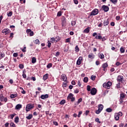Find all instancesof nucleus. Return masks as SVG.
Segmentation results:
<instances>
[{
  "mask_svg": "<svg viewBox=\"0 0 127 127\" xmlns=\"http://www.w3.org/2000/svg\"><path fill=\"white\" fill-rule=\"evenodd\" d=\"M111 86H112V82L108 81L107 83L105 82L103 84V87L106 88V89H111Z\"/></svg>",
  "mask_w": 127,
  "mask_h": 127,
  "instance_id": "obj_1",
  "label": "nucleus"
},
{
  "mask_svg": "<svg viewBox=\"0 0 127 127\" xmlns=\"http://www.w3.org/2000/svg\"><path fill=\"white\" fill-rule=\"evenodd\" d=\"M34 108V104H29L26 105V112H29L30 110H32Z\"/></svg>",
  "mask_w": 127,
  "mask_h": 127,
  "instance_id": "obj_2",
  "label": "nucleus"
},
{
  "mask_svg": "<svg viewBox=\"0 0 127 127\" xmlns=\"http://www.w3.org/2000/svg\"><path fill=\"white\" fill-rule=\"evenodd\" d=\"M103 109L104 106H103V105L102 104H99L98 105V110L96 111V114L99 115V114H100V113H101L102 111H103Z\"/></svg>",
  "mask_w": 127,
  "mask_h": 127,
  "instance_id": "obj_3",
  "label": "nucleus"
},
{
  "mask_svg": "<svg viewBox=\"0 0 127 127\" xmlns=\"http://www.w3.org/2000/svg\"><path fill=\"white\" fill-rule=\"evenodd\" d=\"M67 100H71V102H74V101H75V97H74V95L72 93H70L67 96Z\"/></svg>",
  "mask_w": 127,
  "mask_h": 127,
  "instance_id": "obj_4",
  "label": "nucleus"
},
{
  "mask_svg": "<svg viewBox=\"0 0 127 127\" xmlns=\"http://www.w3.org/2000/svg\"><path fill=\"white\" fill-rule=\"evenodd\" d=\"M98 13H99V9L95 8L91 11L90 15H97Z\"/></svg>",
  "mask_w": 127,
  "mask_h": 127,
  "instance_id": "obj_5",
  "label": "nucleus"
},
{
  "mask_svg": "<svg viewBox=\"0 0 127 127\" xmlns=\"http://www.w3.org/2000/svg\"><path fill=\"white\" fill-rule=\"evenodd\" d=\"M61 79L63 80V81H64L65 83H67V76H66L65 74H63L61 76Z\"/></svg>",
  "mask_w": 127,
  "mask_h": 127,
  "instance_id": "obj_6",
  "label": "nucleus"
},
{
  "mask_svg": "<svg viewBox=\"0 0 127 127\" xmlns=\"http://www.w3.org/2000/svg\"><path fill=\"white\" fill-rule=\"evenodd\" d=\"M62 26L64 27H65V26H66V18L64 16H63L62 17Z\"/></svg>",
  "mask_w": 127,
  "mask_h": 127,
  "instance_id": "obj_7",
  "label": "nucleus"
},
{
  "mask_svg": "<svg viewBox=\"0 0 127 127\" xmlns=\"http://www.w3.org/2000/svg\"><path fill=\"white\" fill-rule=\"evenodd\" d=\"M102 8L103 9L105 12H107V11H109V9H110V8H109V6L105 5H103L102 6Z\"/></svg>",
  "mask_w": 127,
  "mask_h": 127,
  "instance_id": "obj_8",
  "label": "nucleus"
},
{
  "mask_svg": "<svg viewBox=\"0 0 127 127\" xmlns=\"http://www.w3.org/2000/svg\"><path fill=\"white\" fill-rule=\"evenodd\" d=\"M90 94L93 96L96 95L97 94V89L95 88H92Z\"/></svg>",
  "mask_w": 127,
  "mask_h": 127,
  "instance_id": "obj_9",
  "label": "nucleus"
},
{
  "mask_svg": "<svg viewBox=\"0 0 127 127\" xmlns=\"http://www.w3.org/2000/svg\"><path fill=\"white\" fill-rule=\"evenodd\" d=\"M10 30L9 29H4L2 30V33H5V34H8V33H10Z\"/></svg>",
  "mask_w": 127,
  "mask_h": 127,
  "instance_id": "obj_10",
  "label": "nucleus"
},
{
  "mask_svg": "<svg viewBox=\"0 0 127 127\" xmlns=\"http://www.w3.org/2000/svg\"><path fill=\"white\" fill-rule=\"evenodd\" d=\"M82 60H83V57H79L76 62L77 65H81V61H82Z\"/></svg>",
  "mask_w": 127,
  "mask_h": 127,
  "instance_id": "obj_11",
  "label": "nucleus"
},
{
  "mask_svg": "<svg viewBox=\"0 0 127 127\" xmlns=\"http://www.w3.org/2000/svg\"><path fill=\"white\" fill-rule=\"evenodd\" d=\"M124 80V76L121 75H119L117 77V81H119V82H122Z\"/></svg>",
  "mask_w": 127,
  "mask_h": 127,
  "instance_id": "obj_12",
  "label": "nucleus"
},
{
  "mask_svg": "<svg viewBox=\"0 0 127 127\" xmlns=\"http://www.w3.org/2000/svg\"><path fill=\"white\" fill-rule=\"evenodd\" d=\"M48 97H49L48 94L42 95L41 96V99H42V100H45V99H47Z\"/></svg>",
  "mask_w": 127,
  "mask_h": 127,
  "instance_id": "obj_13",
  "label": "nucleus"
},
{
  "mask_svg": "<svg viewBox=\"0 0 127 127\" xmlns=\"http://www.w3.org/2000/svg\"><path fill=\"white\" fill-rule=\"evenodd\" d=\"M110 23V22H109V19H107L104 20V22H103V25L104 26H107L108 25H109V24Z\"/></svg>",
  "mask_w": 127,
  "mask_h": 127,
  "instance_id": "obj_14",
  "label": "nucleus"
},
{
  "mask_svg": "<svg viewBox=\"0 0 127 127\" xmlns=\"http://www.w3.org/2000/svg\"><path fill=\"white\" fill-rule=\"evenodd\" d=\"M21 108H22V105H21V104H17L16 106H15V110H19L20 109H21Z\"/></svg>",
  "mask_w": 127,
  "mask_h": 127,
  "instance_id": "obj_15",
  "label": "nucleus"
},
{
  "mask_svg": "<svg viewBox=\"0 0 127 127\" xmlns=\"http://www.w3.org/2000/svg\"><path fill=\"white\" fill-rule=\"evenodd\" d=\"M114 118L116 121H119V120H120V116H119L118 113L115 114Z\"/></svg>",
  "mask_w": 127,
  "mask_h": 127,
  "instance_id": "obj_16",
  "label": "nucleus"
},
{
  "mask_svg": "<svg viewBox=\"0 0 127 127\" xmlns=\"http://www.w3.org/2000/svg\"><path fill=\"white\" fill-rule=\"evenodd\" d=\"M98 57H99L100 59H104V58H105V56L103 53H100V54H99Z\"/></svg>",
  "mask_w": 127,
  "mask_h": 127,
  "instance_id": "obj_17",
  "label": "nucleus"
},
{
  "mask_svg": "<svg viewBox=\"0 0 127 127\" xmlns=\"http://www.w3.org/2000/svg\"><path fill=\"white\" fill-rule=\"evenodd\" d=\"M48 73H46L43 76V80H44V81H46V80L48 79Z\"/></svg>",
  "mask_w": 127,
  "mask_h": 127,
  "instance_id": "obj_18",
  "label": "nucleus"
},
{
  "mask_svg": "<svg viewBox=\"0 0 127 127\" xmlns=\"http://www.w3.org/2000/svg\"><path fill=\"white\" fill-rule=\"evenodd\" d=\"M89 28L90 27H88L87 28L84 29L83 32H84V33H89V32H90Z\"/></svg>",
  "mask_w": 127,
  "mask_h": 127,
  "instance_id": "obj_19",
  "label": "nucleus"
},
{
  "mask_svg": "<svg viewBox=\"0 0 127 127\" xmlns=\"http://www.w3.org/2000/svg\"><path fill=\"white\" fill-rule=\"evenodd\" d=\"M125 97H126V95L125 93H121L120 95V99L121 100H124L125 99Z\"/></svg>",
  "mask_w": 127,
  "mask_h": 127,
  "instance_id": "obj_20",
  "label": "nucleus"
},
{
  "mask_svg": "<svg viewBox=\"0 0 127 127\" xmlns=\"http://www.w3.org/2000/svg\"><path fill=\"white\" fill-rule=\"evenodd\" d=\"M11 99H14V98H16V97H17V94H12L10 96Z\"/></svg>",
  "mask_w": 127,
  "mask_h": 127,
  "instance_id": "obj_21",
  "label": "nucleus"
},
{
  "mask_svg": "<svg viewBox=\"0 0 127 127\" xmlns=\"http://www.w3.org/2000/svg\"><path fill=\"white\" fill-rule=\"evenodd\" d=\"M102 68H103V69H106V68H107V67H108V64L107 63L103 64H102Z\"/></svg>",
  "mask_w": 127,
  "mask_h": 127,
  "instance_id": "obj_22",
  "label": "nucleus"
},
{
  "mask_svg": "<svg viewBox=\"0 0 127 127\" xmlns=\"http://www.w3.org/2000/svg\"><path fill=\"white\" fill-rule=\"evenodd\" d=\"M32 64H34L35 63H36V58L35 57H33L32 58Z\"/></svg>",
  "mask_w": 127,
  "mask_h": 127,
  "instance_id": "obj_23",
  "label": "nucleus"
},
{
  "mask_svg": "<svg viewBox=\"0 0 127 127\" xmlns=\"http://www.w3.org/2000/svg\"><path fill=\"white\" fill-rule=\"evenodd\" d=\"M32 114H29L28 116L26 117L27 120H31L32 119Z\"/></svg>",
  "mask_w": 127,
  "mask_h": 127,
  "instance_id": "obj_24",
  "label": "nucleus"
},
{
  "mask_svg": "<svg viewBox=\"0 0 127 127\" xmlns=\"http://www.w3.org/2000/svg\"><path fill=\"white\" fill-rule=\"evenodd\" d=\"M51 42L52 43H53V42H57V40H56V38H51Z\"/></svg>",
  "mask_w": 127,
  "mask_h": 127,
  "instance_id": "obj_25",
  "label": "nucleus"
},
{
  "mask_svg": "<svg viewBox=\"0 0 127 127\" xmlns=\"http://www.w3.org/2000/svg\"><path fill=\"white\" fill-rule=\"evenodd\" d=\"M106 111L107 113H112V112H113V109L111 108H107Z\"/></svg>",
  "mask_w": 127,
  "mask_h": 127,
  "instance_id": "obj_26",
  "label": "nucleus"
},
{
  "mask_svg": "<svg viewBox=\"0 0 127 127\" xmlns=\"http://www.w3.org/2000/svg\"><path fill=\"white\" fill-rule=\"evenodd\" d=\"M92 36L94 37L96 39H98V35H97L96 32L92 34Z\"/></svg>",
  "mask_w": 127,
  "mask_h": 127,
  "instance_id": "obj_27",
  "label": "nucleus"
},
{
  "mask_svg": "<svg viewBox=\"0 0 127 127\" xmlns=\"http://www.w3.org/2000/svg\"><path fill=\"white\" fill-rule=\"evenodd\" d=\"M66 103V100L63 99L60 102V105H64Z\"/></svg>",
  "mask_w": 127,
  "mask_h": 127,
  "instance_id": "obj_28",
  "label": "nucleus"
},
{
  "mask_svg": "<svg viewBox=\"0 0 127 127\" xmlns=\"http://www.w3.org/2000/svg\"><path fill=\"white\" fill-rule=\"evenodd\" d=\"M94 55L93 54H90L88 55V58H90V59H94Z\"/></svg>",
  "mask_w": 127,
  "mask_h": 127,
  "instance_id": "obj_29",
  "label": "nucleus"
},
{
  "mask_svg": "<svg viewBox=\"0 0 127 127\" xmlns=\"http://www.w3.org/2000/svg\"><path fill=\"white\" fill-rule=\"evenodd\" d=\"M75 52H79V51H80V49H79V47H78L77 45L75 46Z\"/></svg>",
  "mask_w": 127,
  "mask_h": 127,
  "instance_id": "obj_30",
  "label": "nucleus"
},
{
  "mask_svg": "<svg viewBox=\"0 0 127 127\" xmlns=\"http://www.w3.org/2000/svg\"><path fill=\"white\" fill-rule=\"evenodd\" d=\"M19 118H18V117H16L14 120L15 123H16V124H17V123H18L19 122Z\"/></svg>",
  "mask_w": 127,
  "mask_h": 127,
  "instance_id": "obj_31",
  "label": "nucleus"
},
{
  "mask_svg": "<svg viewBox=\"0 0 127 127\" xmlns=\"http://www.w3.org/2000/svg\"><path fill=\"white\" fill-rule=\"evenodd\" d=\"M90 79L92 80V81H95L96 80V76L95 75H91Z\"/></svg>",
  "mask_w": 127,
  "mask_h": 127,
  "instance_id": "obj_32",
  "label": "nucleus"
},
{
  "mask_svg": "<svg viewBox=\"0 0 127 127\" xmlns=\"http://www.w3.org/2000/svg\"><path fill=\"white\" fill-rule=\"evenodd\" d=\"M120 52H121V53H125V48L121 47L120 48Z\"/></svg>",
  "mask_w": 127,
  "mask_h": 127,
  "instance_id": "obj_33",
  "label": "nucleus"
},
{
  "mask_svg": "<svg viewBox=\"0 0 127 127\" xmlns=\"http://www.w3.org/2000/svg\"><path fill=\"white\" fill-rule=\"evenodd\" d=\"M88 80H89V79H88V77H84L83 79V81L85 83H87L88 82Z\"/></svg>",
  "mask_w": 127,
  "mask_h": 127,
  "instance_id": "obj_34",
  "label": "nucleus"
},
{
  "mask_svg": "<svg viewBox=\"0 0 127 127\" xmlns=\"http://www.w3.org/2000/svg\"><path fill=\"white\" fill-rule=\"evenodd\" d=\"M52 67V64L50 63L47 65V67L48 68V69L51 68Z\"/></svg>",
  "mask_w": 127,
  "mask_h": 127,
  "instance_id": "obj_35",
  "label": "nucleus"
},
{
  "mask_svg": "<svg viewBox=\"0 0 127 127\" xmlns=\"http://www.w3.org/2000/svg\"><path fill=\"white\" fill-rule=\"evenodd\" d=\"M110 1L112 2L114 4H116V3L118 2V0H110Z\"/></svg>",
  "mask_w": 127,
  "mask_h": 127,
  "instance_id": "obj_36",
  "label": "nucleus"
},
{
  "mask_svg": "<svg viewBox=\"0 0 127 127\" xmlns=\"http://www.w3.org/2000/svg\"><path fill=\"white\" fill-rule=\"evenodd\" d=\"M4 98V97L2 95H0V100L1 102H3Z\"/></svg>",
  "mask_w": 127,
  "mask_h": 127,
  "instance_id": "obj_37",
  "label": "nucleus"
},
{
  "mask_svg": "<svg viewBox=\"0 0 127 127\" xmlns=\"http://www.w3.org/2000/svg\"><path fill=\"white\" fill-rule=\"evenodd\" d=\"M71 24L72 26H74L76 24V21H72L71 22Z\"/></svg>",
  "mask_w": 127,
  "mask_h": 127,
  "instance_id": "obj_38",
  "label": "nucleus"
},
{
  "mask_svg": "<svg viewBox=\"0 0 127 127\" xmlns=\"http://www.w3.org/2000/svg\"><path fill=\"white\" fill-rule=\"evenodd\" d=\"M62 15V12H61V11H60L58 12L57 16H61Z\"/></svg>",
  "mask_w": 127,
  "mask_h": 127,
  "instance_id": "obj_39",
  "label": "nucleus"
},
{
  "mask_svg": "<svg viewBox=\"0 0 127 127\" xmlns=\"http://www.w3.org/2000/svg\"><path fill=\"white\" fill-rule=\"evenodd\" d=\"M16 114H15V113H14L13 114L10 115V118L11 119V120H12V119H13V118H14V116H16Z\"/></svg>",
  "mask_w": 127,
  "mask_h": 127,
  "instance_id": "obj_40",
  "label": "nucleus"
},
{
  "mask_svg": "<svg viewBox=\"0 0 127 127\" xmlns=\"http://www.w3.org/2000/svg\"><path fill=\"white\" fill-rule=\"evenodd\" d=\"M87 91H88V92H90V91H91V86L90 85H87Z\"/></svg>",
  "mask_w": 127,
  "mask_h": 127,
  "instance_id": "obj_41",
  "label": "nucleus"
},
{
  "mask_svg": "<svg viewBox=\"0 0 127 127\" xmlns=\"http://www.w3.org/2000/svg\"><path fill=\"white\" fill-rule=\"evenodd\" d=\"M35 43L36 44H40V41H39V40L36 39L35 40Z\"/></svg>",
  "mask_w": 127,
  "mask_h": 127,
  "instance_id": "obj_42",
  "label": "nucleus"
},
{
  "mask_svg": "<svg viewBox=\"0 0 127 127\" xmlns=\"http://www.w3.org/2000/svg\"><path fill=\"white\" fill-rule=\"evenodd\" d=\"M31 30L30 29H28L26 30V32L27 34H29L30 33V32H31Z\"/></svg>",
  "mask_w": 127,
  "mask_h": 127,
  "instance_id": "obj_43",
  "label": "nucleus"
},
{
  "mask_svg": "<svg viewBox=\"0 0 127 127\" xmlns=\"http://www.w3.org/2000/svg\"><path fill=\"white\" fill-rule=\"evenodd\" d=\"M19 68H20V69H23V68H24V65H23V64H20Z\"/></svg>",
  "mask_w": 127,
  "mask_h": 127,
  "instance_id": "obj_44",
  "label": "nucleus"
},
{
  "mask_svg": "<svg viewBox=\"0 0 127 127\" xmlns=\"http://www.w3.org/2000/svg\"><path fill=\"white\" fill-rule=\"evenodd\" d=\"M10 126L11 127H15V125L14 123H11L10 124Z\"/></svg>",
  "mask_w": 127,
  "mask_h": 127,
  "instance_id": "obj_45",
  "label": "nucleus"
},
{
  "mask_svg": "<svg viewBox=\"0 0 127 127\" xmlns=\"http://www.w3.org/2000/svg\"><path fill=\"white\" fill-rule=\"evenodd\" d=\"M95 122L98 123L99 124H101V122H100V119L99 118L95 119Z\"/></svg>",
  "mask_w": 127,
  "mask_h": 127,
  "instance_id": "obj_46",
  "label": "nucleus"
},
{
  "mask_svg": "<svg viewBox=\"0 0 127 127\" xmlns=\"http://www.w3.org/2000/svg\"><path fill=\"white\" fill-rule=\"evenodd\" d=\"M48 47H49V48H50V47H51V43H50V41H48Z\"/></svg>",
  "mask_w": 127,
  "mask_h": 127,
  "instance_id": "obj_47",
  "label": "nucleus"
},
{
  "mask_svg": "<svg viewBox=\"0 0 127 127\" xmlns=\"http://www.w3.org/2000/svg\"><path fill=\"white\" fill-rule=\"evenodd\" d=\"M0 55L1 56H0V59H2L4 57V54H1Z\"/></svg>",
  "mask_w": 127,
  "mask_h": 127,
  "instance_id": "obj_48",
  "label": "nucleus"
},
{
  "mask_svg": "<svg viewBox=\"0 0 127 127\" xmlns=\"http://www.w3.org/2000/svg\"><path fill=\"white\" fill-rule=\"evenodd\" d=\"M118 115L119 117H123V113H122V112H119V113H118Z\"/></svg>",
  "mask_w": 127,
  "mask_h": 127,
  "instance_id": "obj_49",
  "label": "nucleus"
},
{
  "mask_svg": "<svg viewBox=\"0 0 127 127\" xmlns=\"http://www.w3.org/2000/svg\"><path fill=\"white\" fill-rule=\"evenodd\" d=\"M22 52H26V47H24V48L22 49Z\"/></svg>",
  "mask_w": 127,
  "mask_h": 127,
  "instance_id": "obj_50",
  "label": "nucleus"
},
{
  "mask_svg": "<svg viewBox=\"0 0 127 127\" xmlns=\"http://www.w3.org/2000/svg\"><path fill=\"white\" fill-rule=\"evenodd\" d=\"M12 15V12H9L7 13V16H11Z\"/></svg>",
  "mask_w": 127,
  "mask_h": 127,
  "instance_id": "obj_51",
  "label": "nucleus"
},
{
  "mask_svg": "<svg viewBox=\"0 0 127 127\" xmlns=\"http://www.w3.org/2000/svg\"><path fill=\"white\" fill-rule=\"evenodd\" d=\"M29 34L30 36H33V35L34 34V33H33V31H31Z\"/></svg>",
  "mask_w": 127,
  "mask_h": 127,
  "instance_id": "obj_52",
  "label": "nucleus"
},
{
  "mask_svg": "<svg viewBox=\"0 0 127 127\" xmlns=\"http://www.w3.org/2000/svg\"><path fill=\"white\" fill-rule=\"evenodd\" d=\"M14 57H17L18 56V54L17 53H14L13 55Z\"/></svg>",
  "mask_w": 127,
  "mask_h": 127,
  "instance_id": "obj_53",
  "label": "nucleus"
},
{
  "mask_svg": "<svg viewBox=\"0 0 127 127\" xmlns=\"http://www.w3.org/2000/svg\"><path fill=\"white\" fill-rule=\"evenodd\" d=\"M67 83H68V81L66 80V82H65V81L63 83V86L64 87H66V85H67Z\"/></svg>",
  "mask_w": 127,
  "mask_h": 127,
  "instance_id": "obj_54",
  "label": "nucleus"
},
{
  "mask_svg": "<svg viewBox=\"0 0 127 127\" xmlns=\"http://www.w3.org/2000/svg\"><path fill=\"white\" fill-rule=\"evenodd\" d=\"M105 40H107V37H103L102 38V41H105Z\"/></svg>",
  "mask_w": 127,
  "mask_h": 127,
  "instance_id": "obj_55",
  "label": "nucleus"
},
{
  "mask_svg": "<svg viewBox=\"0 0 127 127\" xmlns=\"http://www.w3.org/2000/svg\"><path fill=\"white\" fill-rule=\"evenodd\" d=\"M82 113V111H80L78 113V115H77L78 118H80V117H81V115Z\"/></svg>",
  "mask_w": 127,
  "mask_h": 127,
  "instance_id": "obj_56",
  "label": "nucleus"
},
{
  "mask_svg": "<svg viewBox=\"0 0 127 127\" xmlns=\"http://www.w3.org/2000/svg\"><path fill=\"white\" fill-rule=\"evenodd\" d=\"M81 102H82V98H79L78 100V101H77V104H80V103H81Z\"/></svg>",
  "mask_w": 127,
  "mask_h": 127,
  "instance_id": "obj_57",
  "label": "nucleus"
},
{
  "mask_svg": "<svg viewBox=\"0 0 127 127\" xmlns=\"http://www.w3.org/2000/svg\"><path fill=\"white\" fill-rule=\"evenodd\" d=\"M119 102H120V103L119 104H123V102H124V99H120L119 100Z\"/></svg>",
  "mask_w": 127,
  "mask_h": 127,
  "instance_id": "obj_58",
  "label": "nucleus"
},
{
  "mask_svg": "<svg viewBox=\"0 0 127 127\" xmlns=\"http://www.w3.org/2000/svg\"><path fill=\"white\" fill-rule=\"evenodd\" d=\"M75 94H78L79 93V89H77L74 90Z\"/></svg>",
  "mask_w": 127,
  "mask_h": 127,
  "instance_id": "obj_59",
  "label": "nucleus"
},
{
  "mask_svg": "<svg viewBox=\"0 0 127 127\" xmlns=\"http://www.w3.org/2000/svg\"><path fill=\"white\" fill-rule=\"evenodd\" d=\"M59 55H60V53H59V52H57L56 54V57H58V56H59Z\"/></svg>",
  "mask_w": 127,
  "mask_h": 127,
  "instance_id": "obj_60",
  "label": "nucleus"
},
{
  "mask_svg": "<svg viewBox=\"0 0 127 127\" xmlns=\"http://www.w3.org/2000/svg\"><path fill=\"white\" fill-rule=\"evenodd\" d=\"M89 113H90V111L89 110H86L84 114H85L86 116H87L88 114H89Z\"/></svg>",
  "mask_w": 127,
  "mask_h": 127,
  "instance_id": "obj_61",
  "label": "nucleus"
},
{
  "mask_svg": "<svg viewBox=\"0 0 127 127\" xmlns=\"http://www.w3.org/2000/svg\"><path fill=\"white\" fill-rule=\"evenodd\" d=\"M66 42H67L68 43H70V38H67L66 39Z\"/></svg>",
  "mask_w": 127,
  "mask_h": 127,
  "instance_id": "obj_62",
  "label": "nucleus"
},
{
  "mask_svg": "<svg viewBox=\"0 0 127 127\" xmlns=\"http://www.w3.org/2000/svg\"><path fill=\"white\" fill-rule=\"evenodd\" d=\"M110 24L111 26H115V22H112Z\"/></svg>",
  "mask_w": 127,
  "mask_h": 127,
  "instance_id": "obj_63",
  "label": "nucleus"
},
{
  "mask_svg": "<svg viewBox=\"0 0 127 127\" xmlns=\"http://www.w3.org/2000/svg\"><path fill=\"white\" fill-rule=\"evenodd\" d=\"M73 1H74V3H75V4H78V0H74Z\"/></svg>",
  "mask_w": 127,
  "mask_h": 127,
  "instance_id": "obj_64",
  "label": "nucleus"
}]
</instances>
